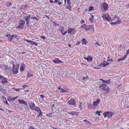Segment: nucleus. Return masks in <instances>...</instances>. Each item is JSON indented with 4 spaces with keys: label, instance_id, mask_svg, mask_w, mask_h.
Instances as JSON below:
<instances>
[{
    "label": "nucleus",
    "instance_id": "f257e3e1",
    "mask_svg": "<svg viewBox=\"0 0 129 129\" xmlns=\"http://www.w3.org/2000/svg\"><path fill=\"white\" fill-rule=\"evenodd\" d=\"M69 105L74 107H76L77 106V102L73 99H71L68 102Z\"/></svg>",
    "mask_w": 129,
    "mask_h": 129
},
{
    "label": "nucleus",
    "instance_id": "f03ea898",
    "mask_svg": "<svg viewBox=\"0 0 129 129\" xmlns=\"http://www.w3.org/2000/svg\"><path fill=\"white\" fill-rule=\"evenodd\" d=\"M99 87V88H101L102 90H106L108 93L109 92V88L106 84H101Z\"/></svg>",
    "mask_w": 129,
    "mask_h": 129
},
{
    "label": "nucleus",
    "instance_id": "7ed1b4c3",
    "mask_svg": "<svg viewBox=\"0 0 129 129\" xmlns=\"http://www.w3.org/2000/svg\"><path fill=\"white\" fill-rule=\"evenodd\" d=\"M113 113L111 111H107L103 113V115L104 116V118L108 117L109 118H110L112 116Z\"/></svg>",
    "mask_w": 129,
    "mask_h": 129
},
{
    "label": "nucleus",
    "instance_id": "20e7f679",
    "mask_svg": "<svg viewBox=\"0 0 129 129\" xmlns=\"http://www.w3.org/2000/svg\"><path fill=\"white\" fill-rule=\"evenodd\" d=\"M25 23V21L23 20H21L19 22V25L17 26L16 28L17 29H22L24 27V24Z\"/></svg>",
    "mask_w": 129,
    "mask_h": 129
},
{
    "label": "nucleus",
    "instance_id": "39448f33",
    "mask_svg": "<svg viewBox=\"0 0 129 129\" xmlns=\"http://www.w3.org/2000/svg\"><path fill=\"white\" fill-rule=\"evenodd\" d=\"M102 17L103 18L104 20L107 21H109L111 19L109 15L108 14L104 13L103 14Z\"/></svg>",
    "mask_w": 129,
    "mask_h": 129
},
{
    "label": "nucleus",
    "instance_id": "423d86ee",
    "mask_svg": "<svg viewBox=\"0 0 129 129\" xmlns=\"http://www.w3.org/2000/svg\"><path fill=\"white\" fill-rule=\"evenodd\" d=\"M68 34H70L73 35L76 33L75 30L73 28H69L68 29Z\"/></svg>",
    "mask_w": 129,
    "mask_h": 129
},
{
    "label": "nucleus",
    "instance_id": "0eeeda50",
    "mask_svg": "<svg viewBox=\"0 0 129 129\" xmlns=\"http://www.w3.org/2000/svg\"><path fill=\"white\" fill-rule=\"evenodd\" d=\"M30 16L31 15H29L27 17H24V19L25 20L26 22V24L28 26H29V25L28 24L29 23V20L31 18Z\"/></svg>",
    "mask_w": 129,
    "mask_h": 129
},
{
    "label": "nucleus",
    "instance_id": "6e6552de",
    "mask_svg": "<svg viewBox=\"0 0 129 129\" xmlns=\"http://www.w3.org/2000/svg\"><path fill=\"white\" fill-rule=\"evenodd\" d=\"M52 61L55 64H57L58 63H62L61 64L62 65L63 63L62 61L59 60L57 58H56L54 60H53Z\"/></svg>",
    "mask_w": 129,
    "mask_h": 129
},
{
    "label": "nucleus",
    "instance_id": "1a4fd4ad",
    "mask_svg": "<svg viewBox=\"0 0 129 129\" xmlns=\"http://www.w3.org/2000/svg\"><path fill=\"white\" fill-rule=\"evenodd\" d=\"M28 104L30 106V108L32 110H34V108L36 107L35 104L33 102H31V103L29 102Z\"/></svg>",
    "mask_w": 129,
    "mask_h": 129
},
{
    "label": "nucleus",
    "instance_id": "9d476101",
    "mask_svg": "<svg viewBox=\"0 0 129 129\" xmlns=\"http://www.w3.org/2000/svg\"><path fill=\"white\" fill-rule=\"evenodd\" d=\"M102 5V6L103 8L106 11L108 9V5L107 3L105 2H103Z\"/></svg>",
    "mask_w": 129,
    "mask_h": 129
},
{
    "label": "nucleus",
    "instance_id": "9b49d317",
    "mask_svg": "<svg viewBox=\"0 0 129 129\" xmlns=\"http://www.w3.org/2000/svg\"><path fill=\"white\" fill-rule=\"evenodd\" d=\"M7 79H8L6 78L3 76L1 79L2 81L1 82V83L3 85L5 83H7L8 82L7 80Z\"/></svg>",
    "mask_w": 129,
    "mask_h": 129
},
{
    "label": "nucleus",
    "instance_id": "f8f14e48",
    "mask_svg": "<svg viewBox=\"0 0 129 129\" xmlns=\"http://www.w3.org/2000/svg\"><path fill=\"white\" fill-rule=\"evenodd\" d=\"M26 67L25 66V64L23 62L20 65V72H21L24 70L25 69Z\"/></svg>",
    "mask_w": 129,
    "mask_h": 129
},
{
    "label": "nucleus",
    "instance_id": "ddd939ff",
    "mask_svg": "<svg viewBox=\"0 0 129 129\" xmlns=\"http://www.w3.org/2000/svg\"><path fill=\"white\" fill-rule=\"evenodd\" d=\"M92 28L94 29L92 25H85V27L83 28V29H85L86 30H90Z\"/></svg>",
    "mask_w": 129,
    "mask_h": 129
},
{
    "label": "nucleus",
    "instance_id": "4468645a",
    "mask_svg": "<svg viewBox=\"0 0 129 129\" xmlns=\"http://www.w3.org/2000/svg\"><path fill=\"white\" fill-rule=\"evenodd\" d=\"M19 69L17 68H16V67L12 68V71H13V73L14 74H17L18 72Z\"/></svg>",
    "mask_w": 129,
    "mask_h": 129
},
{
    "label": "nucleus",
    "instance_id": "2eb2a0df",
    "mask_svg": "<svg viewBox=\"0 0 129 129\" xmlns=\"http://www.w3.org/2000/svg\"><path fill=\"white\" fill-rule=\"evenodd\" d=\"M6 70L10 75H11L12 74V68L11 67H10L6 68Z\"/></svg>",
    "mask_w": 129,
    "mask_h": 129
},
{
    "label": "nucleus",
    "instance_id": "dca6fc26",
    "mask_svg": "<svg viewBox=\"0 0 129 129\" xmlns=\"http://www.w3.org/2000/svg\"><path fill=\"white\" fill-rule=\"evenodd\" d=\"M100 100L99 99H98L97 100L93 102V105L94 107H97V105H98L100 102Z\"/></svg>",
    "mask_w": 129,
    "mask_h": 129
},
{
    "label": "nucleus",
    "instance_id": "f3484780",
    "mask_svg": "<svg viewBox=\"0 0 129 129\" xmlns=\"http://www.w3.org/2000/svg\"><path fill=\"white\" fill-rule=\"evenodd\" d=\"M100 80H101L104 83H106L107 84H109L110 83V79L108 80H104L102 79H100Z\"/></svg>",
    "mask_w": 129,
    "mask_h": 129
},
{
    "label": "nucleus",
    "instance_id": "a211bd4d",
    "mask_svg": "<svg viewBox=\"0 0 129 129\" xmlns=\"http://www.w3.org/2000/svg\"><path fill=\"white\" fill-rule=\"evenodd\" d=\"M18 97V96H17L15 98H10L9 97V98H8L7 99L10 102L11 101H13L15 100Z\"/></svg>",
    "mask_w": 129,
    "mask_h": 129
},
{
    "label": "nucleus",
    "instance_id": "6ab92c4d",
    "mask_svg": "<svg viewBox=\"0 0 129 129\" xmlns=\"http://www.w3.org/2000/svg\"><path fill=\"white\" fill-rule=\"evenodd\" d=\"M2 98L3 99V101H4V103L6 104H7L9 105V104L8 103L4 95L2 96Z\"/></svg>",
    "mask_w": 129,
    "mask_h": 129
},
{
    "label": "nucleus",
    "instance_id": "aec40b11",
    "mask_svg": "<svg viewBox=\"0 0 129 129\" xmlns=\"http://www.w3.org/2000/svg\"><path fill=\"white\" fill-rule=\"evenodd\" d=\"M121 20L120 19L119 20H117L115 22H112L111 23V24H119L121 22Z\"/></svg>",
    "mask_w": 129,
    "mask_h": 129
},
{
    "label": "nucleus",
    "instance_id": "412c9836",
    "mask_svg": "<svg viewBox=\"0 0 129 129\" xmlns=\"http://www.w3.org/2000/svg\"><path fill=\"white\" fill-rule=\"evenodd\" d=\"M6 36L8 37L9 38L8 40H10V42H11L12 41V39H11V38H12V35H11L10 34L8 33L6 35Z\"/></svg>",
    "mask_w": 129,
    "mask_h": 129
},
{
    "label": "nucleus",
    "instance_id": "4be33fe9",
    "mask_svg": "<svg viewBox=\"0 0 129 129\" xmlns=\"http://www.w3.org/2000/svg\"><path fill=\"white\" fill-rule=\"evenodd\" d=\"M67 113L69 114L72 115H74L76 113L77 114V112H67Z\"/></svg>",
    "mask_w": 129,
    "mask_h": 129
},
{
    "label": "nucleus",
    "instance_id": "5701e85b",
    "mask_svg": "<svg viewBox=\"0 0 129 129\" xmlns=\"http://www.w3.org/2000/svg\"><path fill=\"white\" fill-rule=\"evenodd\" d=\"M87 61L88 62H92L93 58L92 57L90 56H88L87 57Z\"/></svg>",
    "mask_w": 129,
    "mask_h": 129
},
{
    "label": "nucleus",
    "instance_id": "b1692460",
    "mask_svg": "<svg viewBox=\"0 0 129 129\" xmlns=\"http://www.w3.org/2000/svg\"><path fill=\"white\" fill-rule=\"evenodd\" d=\"M94 7L92 6H89L88 8V11H91L94 10Z\"/></svg>",
    "mask_w": 129,
    "mask_h": 129
},
{
    "label": "nucleus",
    "instance_id": "393cba45",
    "mask_svg": "<svg viewBox=\"0 0 129 129\" xmlns=\"http://www.w3.org/2000/svg\"><path fill=\"white\" fill-rule=\"evenodd\" d=\"M34 110L37 111L38 113H39L41 111L40 108H38L37 107L35 108V109H34Z\"/></svg>",
    "mask_w": 129,
    "mask_h": 129
},
{
    "label": "nucleus",
    "instance_id": "a878e982",
    "mask_svg": "<svg viewBox=\"0 0 129 129\" xmlns=\"http://www.w3.org/2000/svg\"><path fill=\"white\" fill-rule=\"evenodd\" d=\"M81 41L83 43H82V44L83 43H84L85 45H86V44L87 43V41L85 40V39H83L81 40Z\"/></svg>",
    "mask_w": 129,
    "mask_h": 129
},
{
    "label": "nucleus",
    "instance_id": "bb28decb",
    "mask_svg": "<svg viewBox=\"0 0 129 129\" xmlns=\"http://www.w3.org/2000/svg\"><path fill=\"white\" fill-rule=\"evenodd\" d=\"M103 64H104V67H105L109 65L110 63H109V62H107V61H104V62H103Z\"/></svg>",
    "mask_w": 129,
    "mask_h": 129
},
{
    "label": "nucleus",
    "instance_id": "cd10ccee",
    "mask_svg": "<svg viewBox=\"0 0 129 129\" xmlns=\"http://www.w3.org/2000/svg\"><path fill=\"white\" fill-rule=\"evenodd\" d=\"M1 91L3 93L4 95H6V93L5 89L3 88Z\"/></svg>",
    "mask_w": 129,
    "mask_h": 129
},
{
    "label": "nucleus",
    "instance_id": "c85d7f7f",
    "mask_svg": "<svg viewBox=\"0 0 129 129\" xmlns=\"http://www.w3.org/2000/svg\"><path fill=\"white\" fill-rule=\"evenodd\" d=\"M84 122H85L87 124H90L91 123H90L89 121H88L87 120H83Z\"/></svg>",
    "mask_w": 129,
    "mask_h": 129
},
{
    "label": "nucleus",
    "instance_id": "c756f323",
    "mask_svg": "<svg viewBox=\"0 0 129 129\" xmlns=\"http://www.w3.org/2000/svg\"><path fill=\"white\" fill-rule=\"evenodd\" d=\"M22 87L23 89H25L26 88H29V87L27 85H24L22 86Z\"/></svg>",
    "mask_w": 129,
    "mask_h": 129
},
{
    "label": "nucleus",
    "instance_id": "7c9ffc66",
    "mask_svg": "<svg viewBox=\"0 0 129 129\" xmlns=\"http://www.w3.org/2000/svg\"><path fill=\"white\" fill-rule=\"evenodd\" d=\"M33 42L32 43H31V44L32 45H34L36 46H37L38 45V44L36 42H35L33 41Z\"/></svg>",
    "mask_w": 129,
    "mask_h": 129
},
{
    "label": "nucleus",
    "instance_id": "2f4dec72",
    "mask_svg": "<svg viewBox=\"0 0 129 129\" xmlns=\"http://www.w3.org/2000/svg\"><path fill=\"white\" fill-rule=\"evenodd\" d=\"M33 76V75H32V74H31L30 73H28V75H27V77H31Z\"/></svg>",
    "mask_w": 129,
    "mask_h": 129
},
{
    "label": "nucleus",
    "instance_id": "473e14b6",
    "mask_svg": "<svg viewBox=\"0 0 129 129\" xmlns=\"http://www.w3.org/2000/svg\"><path fill=\"white\" fill-rule=\"evenodd\" d=\"M12 4L11 3H8L6 4V5L8 7H9L11 6Z\"/></svg>",
    "mask_w": 129,
    "mask_h": 129
},
{
    "label": "nucleus",
    "instance_id": "72a5a7b5",
    "mask_svg": "<svg viewBox=\"0 0 129 129\" xmlns=\"http://www.w3.org/2000/svg\"><path fill=\"white\" fill-rule=\"evenodd\" d=\"M24 100H18V101L21 104H23V102L24 101Z\"/></svg>",
    "mask_w": 129,
    "mask_h": 129
},
{
    "label": "nucleus",
    "instance_id": "f704fd0d",
    "mask_svg": "<svg viewBox=\"0 0 129 129\" xmlns=\"http://www.w3.org/2000/svg\"><path fill=\"white\" fill-rule=\"evenodd\" d=\"M52 113H50L49 114H46V115L48 117H51L52 116V115H51Z\"/></svg>",
    "mask_w": 129,
    "mask_h": 129
},
{
    "label": "nucleus",
    "instance_id": "c9c22d12",
    "mask_svg": "<svg viewBox=\"0 0 129 129\" xmlns=\"http://www.w3.org/2000/svg\"><path fill=\"white\" fill-rule=\"evenodd\" d=\"M17 36H18L17 35L14 36V35H12V38H11V39H13L17 37Z\"/></svg>",
    "mask_w": 129,
    "mask_h": 129
},
{
    "label": "nucleus",
    "instance_id": "e433bc0d",
    "mask_svg": "<svg viewBox=\"0 0 129 129\" xmlns=\"http://www.w3.org/2000/svg\"><path fill=\"white\" fill-rule=\"evenodd\" d=\"M71 8L72 7L70 5H69L66 7V8L69 9L70 11H71Z\"/></svg>",
    "mask_w": 129,
    "mask_h": 129
},
{
    "label": "nucleus",
    "instance_id": "4c0bfd02",
    "mask_svg": "<svg viewBox=\"0 0 129 129\" xmlns=\"http://www.w3.org/2000/svg\"><path fill=\"white\" fill-rule=\"evenodd\" d=\"M31 19H35V20H39V19H37V17H31Z\"/></svg>",
    "mask_w": 129,
    "mask_h": 129
},
{
    "label": "nucleus",
    "instance_id": "58836bf2",
    "mask_svg": "<svg viewBox=\"0 0 129 129\" xmlns=\"http://www.w3.org/2000/svg\"><path fill=\"white\" fill-rule=\"evenodd\" d=\"M14 89V90H15L16 91H19V90L20 89H19V88H18V89H17V88H13Z\"/></svg>",
    "mask_w": 129,
    "mask_h": 129
},
{
    "label": "nucleus",
    "instance_id": "ea45409f",
    "mask_svg": "<svg viewBox=\"0 0 129 129\" xmlns=\"http://www.w3.org/2000/svg\"><path fill=\"white\" fill-rule=\"evenodd\" d=\"M60 27L61 28V32H63L64 31V27L63 26H60Z\"/></svg>",
    "mask_w": 129,
    "mask_h": 129
},
{
    "label": "nucleus",
    "instance_id": "a19ab883",
    "mask_svg": "<svg viewBox=\"0 0 129 129\" xmlns=\"http://www.w3.org/2000/svg\"><path fill=\"white\" fill-rule=\"evenodd\" d=\"M53 25H55L56 26H59V24H58L56 23L55 22H53Z\"/></svg>",
    "mask_w": 129,
    "mask_h": 129
},
{
    "label": "nucleus",
    "instance_id": "79ce46f5",
    "mask_svg": "<svg viewBox=\"0 0 129 129\" xmlns=\"http://www.w3.org/2000/svg\"><path fill=\"white\" fill-rule=\"evenodd\" d=\"M19 64L18 63H17V64H16V65H15V67L16 68H18V69H19Z\"/></svg>",
    "mask_w": 129,
    "mask_h": 129
},
{
    "label": "nucleus",
    "instance_id": "37998d69",
    "mask_svg": "<svg viewBox=\"0 0 129 129\" xmlns=\"http://www.w3.org/2000/svg\"><path fill=\"white\" fill-rule=\"evenodd\" d=\"M23 103V104H24L25 105H26V106H28V105L27 104V103L26 101H24Z\"/></svg>",
    "mask_w": 129,
    "mask_h": 129
},
{
    "label": "nucleus",
    "instance_id": "c03bdc74",
    "mask_svg": "<svg viewBox=\"0 0 129 129\" xmlns=\"http://www.w3.org/2000/svg\"><path fill=\"white\" fill-rule=\"evenodd\" d=\"M83 79L84 80H87L88 79V78L87 76H86V77H83Z\"/></svg>",
    "mask_w": 129,
    "mask_h": 129
},
{
    "label": "nucleus",
    "instance_id": "a18cd8bd",
    "mask_svg": "<svg viewBox=\"0 0 129 129\" xmlns=\"http://www.w3.org/2000/svg\"><path fill=\"white\" fill-rule=\"evenodd\" d=\"M67 0V3L69 5H70L71 3L70 2V0Z\"/></svg>",
    "mask_w": 129,
    "mask_h": 129
},
{
    "label": "nucleus",
    "instance_id": "49530a36",
    "mask_svg": "<svg viewBox=\"0 0 129 129\" xmlns=\"http://www.w3.org/2000/svg\"><path fill=\"white\" fill-rule=\"evenodd\" d=\"M67 33V31H66L64 32H62V35H64L65 34H66Z\"/></svg>",
    "mask_w": 129,
    "mask_h": 129
},
{
    "label": "nucleus",
    "instance_id": "de8ad7c7",
    "mask_svg": "<svg viewBox=\"0 0 129 129\" xmlns=\"http://www.w3.org/2000/svg\"><path fill=\"white\" fill-rule=\"evenodd\" d=\"M100 66H102L103 67H104V64H103V62H101L99 66H98V67H99Z\"/></svg>",
    "mask_w": 129,
    "mask_h": 129
},
{
    "label": "nucleus",
    "instance_id": "09e8293b",
    "mask_svg": "<svg viewBox=\"0 0 129 129\" xmlns=\"http://www.w3.org/2000/svg\"><path fill=\"white\" fill-rule=\"evenodd\" d=\"M39 116H42L43 115L42 114V112L41 111L39 112Z\"/></svg>",
    "mask_w": 129,
    "mask_h": 129
},
{
    "label": "nucleus",
    "instance_id": "8fccbe9b",
    "mask_svg": "<svg viewBox=\"0 0 129 129\" xmlns=\"http://www.w3.org/2000/svg\"><path fill=\"white\" fill-rule=\"evenodd\" d=\"M123 60V58H122V57L118 59L117 60V61H120L122 60Z\"/></svg>",
    "mask_w": 129,
    "mask_h": 129
},
{
    "label": "nucleus",
    "instance_id": "3c124183",
    "mask_svg": "<svg viewBox=\"0 0 129 129\" xmlns=\"http://www.w3.org/2000/svg\"><path fill=\"white\" fill-rule=\"evenodd\" d=\"M28 88H26L25 89H24V91L26 92H27L28 91Z\"/></svg>",
    "mask_w": 129,
    "mask_h": 129
},
{
    "label": "nucleus",
    "instance_id": "603ef678",
    "mask_svg": "<svg viewBox=\"0 0 129 129\" xmlns=\"http://www.w3.org/2000/svg\"><path fill=\"white\" fill-rule=\"evenodd\" d=\"M41 37L42 39L44 40L46 38V37L44 36H41Z\"/></svg>",
    "mask_w": 129,
    "mask_h": 129
},
{
    "label": "nucleus",
    "instance_id": "864d4df0",
    "mask_svg": "<svg viewBox=\"0 0 129 129\" xmlns=\"http://www.w3.org/2000/svg\"><path fill=\"white\" fill-rule=\"evenodd\" d=\"M40 96L42 99H43L44 98H45V96L42 94L40 95Z\"/></svg>",
    "mask_w": 129,
    "mask_h": 129
},
{
    "label": "nucleus",
    "instance_id": "5fc2aeb1",
    "mask_svg": "<svg viewBox=\"0 0 129 129\" xmlns=\"http://www.w3.org/2000/svg\"><path fill=\"white\" fill-rule=\"evenodd\" d=\"M126 54L127 55L128 54H129V49L127 50L126 51Z\"/></svg>",
    "mask_w": 129,
    "mask_h": 129
},
{
    "label": "nucleus",
    "instance_id": "6e6d98bb",
    "mask_svg": "<svg viewBox=\"0 0 129 129\" xmlns=\"http://www.w3.org/2000/svg\"><path fill=\"white\" fill-rule=\"evenodd\" d=\"M127 56V55H125L123 56V57H122L123 58V59H125L126 57Z\"/></svg>",
    "mask_w": 129,
    "mask_h": 129
},
{
    "label": "nucleus",
    "instance_id": "4d7b16f0",
    "mask_svg": "<svg viewBox=\"0 0 129 129\" xmlns=\"http://www.w3.org/2000/svg\"><path fill=\"white\" fill-rule=\"evenodd\" d=\"M107 61H109L111 62H113V60L112 59H110V60H107Z\"/></svg>",
    "mask_w": 129,
    "mask_h": 129
},
{
    "label": "nucleus",
    "instance_id": "13d9d810",
    "mask_svg": "<svg viewBox=\"0 0 129 129\" xmlns=\"http://www.w3.org/2000/svg\"><path fill=\"white\" fill-rule=\"evenodd\" d=\"M81 42L80 41H79L76 44V45H79L81 43Z\"/></svg>",
    "mask_w": 129,
    "mask_h": 129
},
{
    "label": "nucleus",
    "instance_id": "bf43d9fd",
    "mask_svg": "<svg viewBox=\"0 0 129 129\" xmlns=\"http://www.w3.org/2000/svg\"><path fill=\"white\" fill-rule=\"evenodd\" d=\"M62 91L63 93H64V92H67V91H66L64 89H62Z\"/></svg>",
    "mask_w": 129,
    "mask_h": 129
},
{
    "label": "nucleus",
    "instance_id": "052dcab7",
    "mask_svg": "<svg viewBox=\"0 0 129 129\" xmlns=\"http://www.w3.org/2000/svg\"><path fill=\"white\" fill-rule=\"evenodd\" d=\"M89 19V20L90 22H93V19L92 18H90Z\"/></svg>",
    "mask_w": 129,
    "mask_h": 129
},
{
    "label": "nucleus",
    "instance_id": "680f3d73",
    "mask_svg": "<svg viewBox=\"0 0 129 129\" xmlns=\"http://www.w3.org/2000/svg\"><path fill=\"white\" fill-rule=\"evenodd\" d=\"M84 25H86L85 24H84V25H81V28H84Z\"/></svg>",
    "mask_w": 129,
    "mask_h": 129
},
{
    "label": "nucleus",
    "instance_id": "e2e57ef3",
    "mask_svg": "<svg viewBox=\"0 0 129 129\" xmlns=\"http://www.w3.org/2000/svg\"><path fill=\"white\" fill-rule=\"evenodd\" d=\"M29 129H35L33 128L32 126H30L29 127Z\"/></svg>",
    "mask_w": 129,
    "mask_h": 129
},
{
    "label": "nucleus",
    "instance_id": "0e129e2a",
    "mask_svg": "<svg viewBox=\"0 0 129 129\" xmlns=\"http://www.w3.org/2000/svg\"><path fill=\"white\" fill-rule=\"evenodd\" d=\"M58 4L59 5H61V4H62V3L61 2H59L58 1Z\"/></svg>",
    "mask_w": 129,
    "mask_h": 129
},
{
    "label": "nucleus",
    "instance_id": "69168bd1",
    "mask_svg": "<svg viewBox=\"0 0 129 129\" xmlns=\"http://www.w3.org/2000/svg\"><path fill=\"white\" fill-rule=\"evenodd\" d=\"M102 112L101 111H96V113H102Z\"/></svg>",
    "mask_w": 129,
    "mask_h": 129
},
{
    "label": "nucleus",
    "instance_id": "338daca9",
    "mask_svg": "<svg viewBox=\"0 0 129 129\" xmlns=\"http://www.w3.org/2000/svg\"><path fill=\"white\" fill-rule=\"evenodd\" d=\"M10 63L11 64H13L14 63H15L13 61H11L10 62Z\"/></svg>",
    "mask_w": 129,
    "mask_h": 129
},
{
    "label": "nucleus",
    "instance_id": "774afa93",
    "mask_svg": "<svg viewBox=\"0 0 129 129\" xmlns=\"http://www.w3.org/2000/svg\"><path fill=\"white\" fill-rule=\"evenodd\" d=\"M49 1L50 3H52L54 2V1L53 0H49Z\"/></svg>",
    "mask_w": 129,
    "mask_h": 129
}]
</instances>
